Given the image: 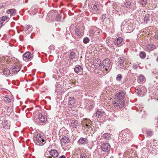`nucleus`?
<instances>
[{
  "instance_id": "de8ad7c7",
  "label": "nucleus",
  "mask_w": 158,
  "mask_h": 158,
  "mask_svg": "<svg viewBox=\"0 0 158 158\" xmlns=\"http://www.w3.org/2000/svg\"><path fill=\"white\" fill-rule=\"evenodd\" d=\"M94 106L93 105H90L89 107V110H91L94 108Z\"/></svg>"
},
{
  "instance_id": "c756f323",
  "label": "nucleus",
  "mask_w": 158,
  "mask_h": 158,
  "mask_svg": "<svg viewBox=\"0 0 158 158\" xmlns=\"http://www.w3.org/2000/svg\"><path fill=\"white\" fill-rule=\"evenodd\" d=\"M139 56L141 58L144 59L146 55L144 52L142 51L140 53Z\"/></svg>"
},
{
  "instance_id": "473e14b6",
  "label": "nucleus",
  "mask_w": 158,
  "mask_h": 158,
  "mask_svg": "<svg viewBox=\"0 0 158 158\" xmlns=\"http://www.w3.org/2000/svg\"><path fill=\"white\" fill-rule=\"evenodd\" d=\"M66 60L67 63L66 66L67 67H69L72 65V63L69 60L66 59Z\"/></svg>"
},
{
  "instance_id": "69168bd1",
  "label": "nucleus",
  "mask_w": 158,
  "mask_h": 158,
  "mask_svg": "<svg viewBox=\"0 0 158 158\" xmlns=\"http://www.w3.org/2000/svg\"><path fill=\"white\" fill-rule=\"evenodd\" d=\"M19 69H20L19 67Z\"/></svg>"
},
{
  "instance_id": "0e129e2a",
  "label": "nucleus",
  "mask_w": 158,
  "mask_h": 158,
  "mask_svg": "<svg viewBox=\"0 0 158 158\" xmlns=\"http://www.w3.org/2000/svg\"><path fill=\"white\" fill-rule=\"evenodd\" d=\"M106 70L107 71V70H108L107 69H106V70Z\"/></svg>"
},
{
  "instance_id": "bb28decb",
  "label": "nucleus",
  "mask_w": 158,
  "mask_h": 158,
  "mask_svg": "<svg viewBox=\"0 0 158 158\" xmlns=\"http://www.w3.org/2000/svg\"><path fill=\"white\" fill-rule=\"evenodd\" d=\"M145 78L143 75H140L138 77V81L139 82H143L145 80Z\"/></svg>"
},
{
  "instance_id": "c9c22d12",
  "label": "nucleus",
  "mask_w": 158,
  "mask_h": 158,
  "mask_svg": "<svg viewBox=\"0 0 158 158\" xmlns=\"http://www.w3.org/2000/svg\"><path fill=\"white\" fill-rule=\"evenodd\" d=\"M75 72L79 75H81L82 73L83 70H74Z\"/></svg>"
},
{
  "instance_id": "09e8293b",
  "label": "nucleus",
  "mask_w": 158,
  "mask_h": 158,
  "mask_svg": "<svg viewBox=\"0 0 158 158\" xmlns=\"http://www.w3.org/2000/svg\"><path fill=\"white\" fill-rule=\"evenodd\" d=\"M59 158H66V157L64 155H62L60 156Z\"/></svg>"
},
{
  "instance_id": "a19ab883",
  "label": "nucleus",
  "mask_w": 158,
  "mask_h": 158,
  "mask_svg": "<svg viewBox=\"0 0 158 158\" xmlns=\"http://www.w3.org/2000/svg\"><path fill=\"white\" fill-rule=\"evenodd\" d=\"M108 17V15H106V14H104L102 15V19L103 20L105 19Z\"/></svg>"
},
{
  "instance_id": "a18cd8bd",
  "label": "nucleus",
  "mask_w": 158,
  "mask_h": 158,
  "mask_svg": "<svg viewBox=\"0 0 158 158\" xmlns=\"http://www.w3.org/2000/svg\"><path fill=\"white\" fill-rule=\"evenodd\" d=\"M3 23V22L2 21H1V18H0V27H2V26Z\"/></svg>"
},
{
  "instance_id": "ddd939ff",
  "label": "nucleus",
  "mask_w": 158,
  "mask_h": 158,
  "mask_svg": "<svg viewBox=\"0 0 158 158\" xmlns=\"http://www.w3.org/2000/svg\"><path fill=\"white\" fill-rule=\"evenodd\" d=\"M104 114V112L102 110H98L95 113V116L98 118H100Z\"/></svg>"
},
{
  "instance_id": "e433bc0d",
  "label": "nucleus",
  "mask_w": 158,
  "mask_h": 158,
  "mask_svg": "<svg viewBox=\"0 0 158 158\" xmlns=\"http://www.w3.org/2000/svg\"><path fill=\"white\" fill-rule=\"evenodd\" d=\"M121 78L122 75L120 74H119L117 76L116 80L117 81H120L121 80Z\"/></svg>"
},
{
  "instance_id": "37998d69",
  "label": "nucleus",
  "mask_w": 158,
  "mask_h": 158,
  "mask_svg": "<svg viewBox=\"0 0 158 158\" xmlns=\"http://www.w3.org/2000/svg\"><path fill=\"white\" fill-rule=\"evenodd\" d=\"M31 27V26L30 25H28L25 28L26 31H27Z\"/></svg>"
},
{
  "instance_id": "aec40b11",
  "label": "nucleus",
  "mask_w": 158,
  "mask_h": 158,
  "mask_svg": "<svg viewBox=\"0 0 158 158\" xmlns=\"http://www.w3.org/2000/svg\"><path fill=\"white\" fill-rule=\"evenodd\" d=\"M103 68L105 69H108L109 68V59H106L103 61L102 63Z\"/></svg>"
},
{
  "instance_id": "58836bf2",
  "label": "nucleus",
  "mask_w": 158,
  "mask_h": 158,
  "mask_svg": "<svg viewBox=\"0 0 158 158\" xmlns=\"http://www.w3.org/2000/svg\"><path fill=\"white\" fill-rule=\"evenodd\" d=\"M147 134L148 135L151 136L153 134V132L151 131H147Z\"/></svg>"
},
{
  "instance_id": "6e6552de",
  "label": "nucleus",
  "mask_w": 158,
  "mask_h": 158,
  "mask_svg": "<svg viewBox=\"0 0 158 158\" xmlns=\"http://www.w3.org/2000/svg\"><path fill=\"white\" fill-rule=\"evenodd\" d=\"M71 94V93H67L65 97H66V98H67V97H68L69 99V103L70 105H72L74 104L75 99L73 97L70 96V95Z\"/></svg>"
},
{
  "instance_id": "338daca9",
  "label": "nucleus",
  "mask_w": 158,
  "mask_h": 158,
  "mask_svg": "<svg viewBox=\"0 0 158 158\" xmlns=\"http://www.w3.org/2000/svg\"><path fill=\"white\" fill-rule=\"evenodd\" d=\"M50 157L49 158H51V156H50V157Z\"/></svg>"
},
{
  "instance_id": "412c9836",
  "label": "nucleus",
  "mask_w": 158,
  "mask_h": 158,
  "mask_svg": "<svg viewBox=\"0 0 158 158\" xmlns=\"http://www.w3.org/2000/svg\"><path fill=\"white\" fill-rule=\"evenodd\" d=\"M99 6L98 4V3H95L92 8L93 12L94 13L97 12V11H98L99 9Z\"/></svg>"
},
{
  "instance_id": "3c124183",
  "label": "nucleus",
  "mask_w": 158,
  "mask_h": 158,
  "mask_svg": "<svg viewBox=\"0 0 158 158\" xmlns=\"http://www.w3.org/2000/svg\"><path fill=\"white\" fill-rule=\"evenodd\" d=\"M86 127L88 128H89L91 127L90 125H89V124H86Z\"/></svg>"
},
{
  "instance_id": "8fccbe9b",
  "label": "nucleus",
  "mask_w": 158,
  "mask_h": 158,
  "mask_svg": "<svg viewBox=\"0 0 158 158\" xmlns=\"http://www.w3.org/2000/svg\"><path fill=\"white\" fill-rule=\"evenodd\" d=\"M141 90H142V89L141 88V89H140V91H139V94H141H141H142V95H144V94H143V93H142V91H141Z\"/></svg>"
},
{
  "instance_id": "864d4df0",
  "label": "nucleus",
  "mask_w": 158,
  "mask_h": 158,
  "mask_svg": "<svg viewBox=\"0 0 158 158\" xmlns=\"http://www.w3.org/2000/svg\"><path fill=\"white\" fill-rule=\"evenodd\" d=\"M138 68V66L136 65L133 66V68L135 69H137Z\"/></svg>"
},
{
  "instance_id": "2f4dec72",
  "label": "nucleus",
  "mask_w": 158,
  "mask_h": 158,
  "mask_svg": "<svg viewBox=\"0 0 158 158\" xmlns=\"http://www.w3.org/2000/svg\"><path fill=\"white\" fill-rule=\"evenodd\" d=\"M103 138L106 139H109V134L108 133H105L103 134Z\"/></svg>"
},
{
  "instance_id": "052dcab7",
  "label": "nucleus",
  "mask_w": 158,
  "mask_h": 158,
  "mask_svg": "<svg viewBox=\"0 0 158 158\" xmlns=\"http://www.w3.org/2000/svg\"><path fill=\"white\" fill-rule=\"evenodd\" d=\"M156 60L158 61V57L157 58V59H156Z\"/></svg>"
},
{
  "instance_id": "393cba45",
  "label": "nucleus",
  "mask_w": 158,
  "mask_h": 158,
  "mask_svg": "<svg viewBox=\"0 0 158 158\" xmlns=\"http://www.w3.org/2000/svg\"><path fill=\"white\" fill-rule=\"evenodd\" d=\"M124 61V59L123 57H120L118 59V64H119L120 68H122L123 66V63Z\"/></svg>"
},
{
  "instance_id": "39448f33",
  "label": "nucleus",
  "mask_w": 158,
  "mask_h": 158,
  "mask_svg": "<svg viewBox=\"0 0 158 158\" xmlns=\"http://www.w3.org/2000/svg\"><path fill=\"white\" fill-rule=\"evenodd\" d=\"M125 94L122 90L119 91L115 95L114 99L117 100H122L125 97Z\"/></svg>"
},
{
  "instance_id": "2eb2a0df",
  "label": "nucleus",
  "mask_w": 158,
  "mask_h": 158,
  "mask_svg": "<svg viewBox=\"0 0 158 158\" xmlns=\"http://www.w3.org/2000/svg\"><path fill=\"white\" fill-rule=\"evenodd\" d=\"M49 154L52 157H56L58 155V152L55 149H52L49 151Z\"/></svg>"
},
{
  "instance_id": "6ab92c4d",
  "label": "nucleus",
  "mask_w": 158,
  "mask_h": 158,
  "mask_svg": "<svg viewBox=\"0 0 158 158\" xmlns=\"http://www.w3.org/2000/svg\"><path fill=\"white\" fill-rule=\"evenodd\" d=\"M79 126L78 121L77 120H72L71 122V126L74 128L77 129Z\"/></svg>"
},
{
  "instance_id": "49530a36",
  "label": "nucleus",
  "mask_w": 158,
  "mask_h": 158,
  "mask_svg": "<svg viewBox=\"0 0 158 158\" xmlns=\"http://www.w3.org/2000/svg\"><path fill=\"white\" fill-rule=\"evenodd\" d=\"M33 11V12H32V14L33 15H35L37 12V11L36 10H34L32 11V12Z\"/></svg>"
},
{
  "instance_id": "680f3d73",
  "label": "nucleus",
  "mask_w": 158,
  "mask_h": 158,
  "mask_svg": "<svg viewBox=\"0 0 158 158\" xmlns=\"http://www.w3.org/2000/svg\"><path fill=\"white\" fill-rule=\"evenodd\" d=\"M109 148H110V145H109Z\"/></svg>"
},
{
  "instance_id": "6e6d98bb",
  "label": "nucleus",
  "mask_w": 158,
  "mask_h": 158,
  "mask_svg": "<svg viewBox=\"0 0 158 158\" xmlns=\"http://www.w3.org/2000/svg\"><path fill=\"white\" fill-rule=\"evenodd\" d=\"M111 32L112 33H114V30L113 29L111 31Z\"/></svg>"
},
{
  "instance_id": "9d476101",
  "label": "nucleus",
  "mask_w": 158,
  "mask_h": 158,
  "mask_svg": "<svg viewBox=\"0 0 158 158\" xmlns=\"http://www.w3.org/2000/svg\"><path fill=\"white\" fill-rule=\"evenodd\" d=\"M156 47L155 45L152 44H148L145 48V50L147 51H152L156 48Z\"/></svg>"
},
{
  "instance_id": "4468645a",
  "label": "nucleus",
  "mask_w": 158,
  "mask_h": 158,
  "mask_svg": "<svg viewBox=\"0 0 158 158\" xmlns=\"http://www.w3.org/2000/svg\"><path fill=\"white\" fill-rule=\"evenodd\" d=\"M109 143H107L103 144L101 146L102 150L105 152H108V150Z\"/></svg>"
},
{
  "instance_id": "f704fd0d",
  "label": "nucleus",
  "mask_w": 158,
  "mask_h": 158,
  "mask_svg": "<svg viewBox=\"0 0 158 158\" xmlns=\"http://www.w3.org/2000/svg\"><path fill=\"white\" fill-rule=\"evenodd\" d=\"M80 158H88L87 156L86 155V154L85 153H82L81 154Z\"/></svg>"
},
{
  "instance_id": "dca6fc26",
  "label": "nucleus",
  "mask_w": 158,
  "mask_h": 158,
  "mask_svg": "<svg viewBox=\"0 0 158 158\" xmlns=\"http://www.w3.org/2000/svg\"><path fill=\"white\" fill-rule=\"evenodd\" d=\"M123 6L127 8H130L132 10L133 9V8L135 7V4H131V2H127L124 3Z\"/></svg>"
},
{
  "instance_id": "20e7f679",
  "label": "nucleus",
  "mask_w": 158,
  "mask_h": 158,
  "mask_svg": "<svg viewBox=\"0 0 158 158\" xmlns=\"http://www.w3.org/2000/svg\"><path fill=\"white\" fill-rule=\"evenodd\" d=\"M65 92L64 89L60 84H57L56 85L55 93L57 95H60Z\"/></svg>"
},
{
  "instance_id": "f257e3e1",
  "label": "nucleus",
  "mask_w": 158,
  "mask_h": 158,
  "mask_svg": "<svg viewBox=\"0 0 158 158\" xmlns=\"http://www.w3.org/2000/svg\"><path fill=\"white\" fill-rule=\"evenodd\" d=\"M20 70H0V74L6 76H12L14 74H17Z\"/></svg>"
},
{
  "instance_id": "603ef678",
  "label": "nucleus",
  "mask_w": 158,
  "mask_h": 158,
  "mask_svg": "<svg viewBox=\"0 0 158 158\" xmlns=\"http://www.w3.org/2000/svg\"><path fill=\"white\" fill-rule=\"evenodd\" d=\"M64 130H65V128L64 127L61 128L60 130V132H61L62 131H63Z\"/></svg>"
},
{
  "instance_id": "e2e57ef3",
  "label": "nucleus",
  "mask_w": 158,
  "mask_h": 158,
  "mask_svg": "<svg viewBox=\"0 0 158 158\" xmlns=\"http://www.w3.org/2000/svg\"><path fill=\"white\" fill-rule=\"evenodd\" d=\"M101 71H102V70H99Z\"/></svg>"
},
{
  "instance_id": "c85d7f7f",
  "label": "nucleus",
  "mask_w": 158,
  "mask_h": 158,
  "mask_svg": "<svg viewBox=\"0 0 158 158\" xmlns=\"http://www.w3.org/2000/svg\"><path fill=\"white\" fill-rule=\"evenodd\" d=\"M140 4L143 6H145L147 3V0H140Z\"/></svg>"
},
{
  "instance_id": "f3484780",
  "label": "nucleus",
  "mask_w": 158,
  "mask_h": 158,
  "mask_svg": "<svg viewBox=\"0 0 158 158\" xmlns=\"http://www.w3.org/2000/svg\"><path fill=\"white\" fill-rule=\"evenodd\" d=\"M113 103L114 106H116L117 108H122L123 107L124 104V102H123L120 101L118 103L116 102Z\"/></svg>"
},
{
  "instance_id": "c03bdc74",
  "label": "nucleus",
  "mask_w": 158,
  "mask_h": 158,
  "mask_svg": "<svg viewBox=\"0 0 158 158\" xmlns=\"http://www.w3.org/2000/svg\"><path fill=\"white\" fill-rule=\"evenodd\" d=\"M111 90L110 92H111V94H112V93H114L115 91V90L114 89H113L112 88L111 89L109 88V91Z\"/></svg>"
},
{
  "instance_id": "9b49d317",
  "label": "nucleus",
  "mask_w": 158,
  "mask_h": 158,
  "mask_svg": "<svg viewBox=\"0 0 158 158\" xmlns=\"http://www.w3.org/2000/svg\"><path fill=\"white\" fill-rule=\"evenodd\" d=\"M71 143L69 142L61 144V146L64 150H68L70 148Z\"/></svg>"
},
{
  "instance_id": "cd10ccee",
  "label": "nucleus",
  "mask_w": 158,
  "mask_h": 158,
  "mask_svg": "<svg viewBox=\"0 0 158 158\" xmlns=\"http://www.w3.org/2000/svg\"><path fill=\"white\" fill-rule=\"evenodd\" d=\"M75 53L74 52H70L69 55L70 59L73 60L75 59Z\"/></svg>"
},
{
  "instance_id": "a211bd4d",
  "label": "nucleus",
  "mask_w": 158,
  "mask_h": 158,
  "mask_svg": "<svg viewBox=\"0 0 158 158\" xmlns=\"http://www.w3.org/2000/svg\"><path fill=\"white\" fill-rule=\"evenodd\" d=\"M122 41L123 39L121 37H118L115 40L114 44L116 45L120 46L122 45Z\"/></svg>"
},
{
  "instance_id": "13d9d810",
  "label": "nucleus",
  "mask_w": 158,
  "mask_h": 158,
  "mask_svg": "<svg viewBox=\"0 0 158 158\" xmlns=\"http://www.w3.org/2000/svg\"><path fill=\"white\" fill-rule=\"evenodd\" d=\"M17 69V68H15H15H13V67L12 69Z\"/></svg>"
},
{
  "instance_id": "b1692460",
  "label": "nucleus",
  "mask_w": 158,
  "mask_h": 158,
  "mask_svg": "<svg viewBox=\"0 0 158 158\" xmlns=\"http://www.w3.org/2000/svg\"><path fill=\"white\" fill-rule=\"evenodd\" d=\"M150 15L149 14H147L143 19V21L145 23H149L150 20Z\"/></svg>"
},
{
  "instance_id": "ea45409f",
  "label": "nucleus",
  "mask_w": 158,
  "mask_h": 158,
  "mask_svg": "<svg viewBox=\"0 0 158 158\" xmlns=\"http://www.w3.org/2000/svg\"><path fill=\"white\" fill-rule=\"evenodd\" d=\"M74 69H83V68L81 66L77 65L75 66Z\"/></svg>"
},
{
  "instance_id": "7ed1b4c3",
  "label": "nucleus",
  "mask_w": 158,
  "mask_h": 158,
  "mask_svg": "<svg viewBox=\"0 0 158 158\" xmlns=\"http://www.w3.org/2000/svg\"><path fill=\"white\" fill-rule=\"evenodd\" d=\"M48 15V16H51L52 17H56L55 20L58 22L60 21L61 19V16L57 14V12L56 10H52L49 12Z\"/></svg>"
},
{
  "instance_id": "7c9ffc66",
  "label": "nucleus",
  "mask_w": 158,
  "mask_h": 158,
  "mask_svg": "<svg viewBox=\"0 0 158 158\" xmlns=\"http://www.w3.org/2000/svg\"><path fill=\"white\" fill-rule=\"evenodd\" d=\"M4 101L6 103H9L11 102L10 99L8 97H6L4 98Z\"/></svg>"
},
{
  "instance_id": "bf43d9fd",
  "label": "nucleus",
  "mask_w": 158,
  "mask_h": 158,
  "mask_svg": "<svg viewBox=\"0 0 158 158\" xmlns=\"http://www.w3.org/2000/svg\"><path fill=\"white\" fill-rule=\"evenodd\" d=\"M25 2L26 3H27V0H25Z\"/></svg>"
},
{
  "instance_id": "4d7b16f0",
  "label": "nucleus",
  "mask_w": 158,
  "mask_h": 158,
  "mask_svg": "<svg viewBox=\"0 0 158 158\" xmlns=\"http://www.w3.org/2000/svg\"><path fill=\"white\" fill-rule=\"evenodd\" d=\"M55 71H53V72H56V73L58 71H57V70H55Z\"/></svg>"
},
{
  "instance_id": "0eeeda50",
  "label": "nucleus",
  "mask_w": 158,
  "mask_h": 158,
  "mask_svg": "<svg viewBox=\"0 0 158 158\" xmlns=\"http://www.w3.org/2000/svg\"><path fill=\"white\" fill-rule=\"evenodd\" d=\"M36 141L38 143H42V145L44 144L45 140L43 139V137L40 134H38L35 137Z\"/></svg>"
},
{
  "instance_id": "4c0bfd02",
  "label": "nucleus",
  "mask_w": 158,
  "mask_h": 158,
  "mask_svg": "<svg viewBox=\"0 0 158 158\" xmlns=\"http://www.w3.org/2000/svg\"><path fill=\"white\" fill-rule=\"evenodd\" d=\"M0 18H1V21H2L3 22L4 21H5L7 20V17H6V16H3L1 17Z\"/></svg>"
},
{
  "instance_id": "79ce46f5",
  "label": "nucleus",
  "mask_w": 158,
  "mask_h": 158,
  "mask_svg": "<svg viewBox=\"0 0 158 158\" xmlns=\"http://www.w3.org/2000/svg\"><path fill=\"white\" fill-rule=\"evenodd\" d=\"M49 50H54V45H52L50 46L49 47Z\"/></svg>"
},
{
  "instance_id": "4be33fe9",
  "label": "nucleus",
  "mask_w": 158,
  "mask_h": 158,
  "mask_svg": "<svg viewBox=\"0 0 158 158\" xmlns=\"http://www.w3.org/2000/svg\"><path fill=\"white\" fill-rule=\"evenodd\" d=\"M6 12L8 14H10L11 16H13L15 15L16 10L14 9H11L7 10Z\"/></svg>"
},
{
  "instance_id": "5fc2aeb1",
  "label": "nucleus",
  "mask_w": 158,
  "mask_h": 158,
  "mask_svg": "<svg viewBox=\"0 0 158 158\" xmlns=\"http://www.w3.org/2000/svg\"><path fill=\"white\" fill-rule=\"evenodd\" d=\"M57 77L56 75H53V77H52L53 78H54L55 79H56V77Z\"/></svg>"
},
{
  "instance_id": "72a5a7b5",
  "label": "nucleus",
  "mask_w": 158,
  "mask_h": 158,
  "mask_svg": "<svg viewBox=\"0 0 158 158\" xmlns=\"http://www.w3.org/2000/svg\"><path fill=\"white\" fill-rule=\"evenodd\" d=\"M89 41V39L88 37H85L83 40V43L85 44L88 43Z\"/></svg>"
},
{
  "instance_id": "1a4fd4ad",
  "label": "nucleus",
  "mask_w": 158,
  "mask_h": 158,
  "mask_svg": "<svg viewBox=\"0 0 158 158\" xmlns=\"http://www.w3.org/2000/svg\"><path fill=\"white\" fill-rule=\"evenodd\" d=\"M79 144L85 145L88 143V140L87 138H81L78 141Z\"/></svg>"
},
{
  "instance_id": "f03ea898",
  "label": "nucleus",
  "mask_w": 158,
  "mask_h": 158,
  "mask_svg": "<svg viewBox=\"0 0 158 158\" xmlns=\"http://www.w3.org/2000/svg\"><path fill=\"white\" fill-rule=\"evenodd\" d=\"M127 22H123L121 26V30L127 33H130L132 31L133 28L131 25L128 24Z\"/></svg>"
},
{
  "instance_id": "774afa93",
  "label": "nucleus",
  "mask_w": 158,
  "mask_h": 158,
  "mask_svg": "<svg viewBox=\"0 0 158 158\" xmlns=\"http://www.w3.org/2000/svg\"><path fill=\"white\" fill-rule=\"evenodd\" d=\"M110 158H112V157H111Z\"/></svg>"
},
{
  "instance_id": "5701e85b",
  "label": "nucleus",
  "mask_w": 158,
  "mask_h": 158,
  "mask_svg": "<svg viewBox=\"0 0 158 158\" xmlns=\"http://www.w3.org/2000/svg\"><path fill=\"white\" fill-rule=\"evenodd\" d=\"M70 142V140L69 138L66 136H64L60 140L61 144L66 143Z\"/></svg>"
},
{
  "instance_id": "423d86ee",
  "label": "nucleus",
  "mask_w": 158,
  "mask_h": 158,
  "mask_svg": "<svg viewBox=\"0 0 158 158\" xmlns=\"http://www.w3.org/2000/svg\"><path fill=\"white\" fill-rule=\"evenodd\" d=\"M32 58V54L29 52H26L23 55V59L27 61L31 60Z\"/></svg>"
},
{
  "instance_id": "f8f14e48",
  "label": "nucleus",
  "mask_w": 158,
  "mask_h": 158,
  "mask_svg": "<svg viewBox=\"0 0 158 158\" xmlns=\"http://www.w3.org/2000/svg\"><path fill=\"white\" fill-rule=\"evenodd\" d=\"M38 118L42 123L44 122L47 119V117L44 115H42L41 114H38Z\"/></svg>"
},
{
  "instance_id": "a878e982",
  "label": "nucleus",
  "mask_w": 158,
  "mask_h": 158,
  "mask_svg": "<svg viewBox=\"0 0 158 158\" xmlns=\"http://www.w3.org/2000/svg\"><path fill=\"white\" fill-rule=\"evenodd\" d=\"M75 35L76 36L78 37L81 36L82 34L81 33V32L80 29L78 28H76L75 30Z\"/></svg>"
}]
</instances>
